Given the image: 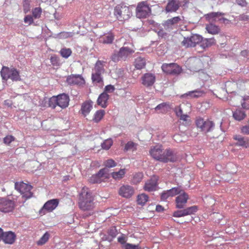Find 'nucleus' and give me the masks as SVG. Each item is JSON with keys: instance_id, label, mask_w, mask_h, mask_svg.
<instances>
[{"instance_id": "obj_1", "label": "nucleus", "mask_w": 249, "mask_h": 249, "mask_svg": "<svg viewBox=\"0 0 249 249\" xmlns=\"http://www.w3.org/2000/svg\"><path fill=\"white\" fill-rule=\"evenodd\" d=\"M78 206L85 212L83 217H87L95 213V204L91 193L87 187H83L79 195Z\"/></svg>"}, {"instance_id": "obj_2", "label": "nucleus", "mask_w": 249, "mask_h": 249, "mask_svg": "<svg viewBox=\"0 0 249 249\" xmlns=\"http://www.w3.org/2000/svg\"><path fill=\"white\" fill-rule=\"evenodd\" d=\"M149 154L155 160L164 163L174 162L178 160L177 153L174 151L170 148L164 150L160 145L151 147Z\"/></svg>"}, {"instance_id": "obj_3", "label": "nucleus", "mask_w": 249, "mask_h": 249, "mask_svg": "<svg viewBox=\"0 0 249 249\" xmlns=\"http://www.w3.org/2000/svg\"><path fill=\"white\" fill-rule=\"evenodd\" d=\"M113 15L119 21H124L131 18L132 16V12L129 6L124 3H121L114 7Z\"/></svg>"}, {"instance_id": "obj_4", "label": "nucleus", "mask_w": 249, "mask_h": 249, "mask_svg": "<svg viewBox=\"0 0 249 249\" xmlns=\"http://www.w3.org/2000/svg\"><path fill=\"white\" fill-rule=\"evenodd\" d=\"M2 79L7 81L10 79L13 81H18L21 80L19 72L15 68L10 69L3 66L0 72Z\"/></svg>"}, {"instance_id": "obj_5", "label": "nucleus", "mask_w": 249, "mask_h": 249, "mask_svg": "<svg viewBox=\"0 0 249 249\" xmlns=\"http://www.w3.org/2000/svg\"><path fill=\"white\" fill-rule=\"evenodd\" d=\"M196 125L199 131L207 134L212 131L214 128V123L208 119L205 120L202 118H196L195 121Z\"/></svg>"}, {"instance_id": "obj_6", "label": "nucleus", "mask_w": 249, "mask_h": 249, "mask_svg": "<svg viewBox=\"0 0 249 249\" xmlns=\"http://www.w3.org/2000/svg\"><path fill=\"white\" fill-rule=\"evenodd\" d=\"M109 170L106 168L100 169L98 172L95 174L92 175L89 181L92 184L100 183L102 182H106L110 178V175L108 173Z\"/></svg>"}, {"instance_id": "obj_7", "label": "nucleus", "mask_w": 249, "mask_h": 249, "mask_svg": "<svg viewBox=\"0 0 249 249\" xmlns=\"http://www.w3.org/2000/svg\"><path fill=\"white\" fill-rule=\"evenodd\" d=\"M201 40L202 36L197 34H193L190 36L184 37L181 42V45L185 48H193L198 44Z\"/></svg>"}, {"instance_id": "obj_8", "label": "nucleus", "mask_w": 249, "mask_h": 249, "mask_svg": "<svg viewBox=\"0 0 249 249\" xmlns=\"http://www.w3.org/2000/svg\"><path fill=\"white\" fill-rule=\"evenodd\" d=\"M15 187V189L22 195L23 197L28 199L32 196L33 193L31 190L33 187L31 185L23 182H16Z\"/></svg>"}, {"instance_id": "obj_9", "label": "nucleus", "mask_w": 249, "mask_h": 249, "mask_svg": "<svg viewBox=\"0 0 249 249\" xmlns=\"http://www.w3.org/2000/svg\"><path fill=\"white\" fill-rule=\"evenodd\" d=\"M151 8L146 1L139 3L136 9V17L139 18H146L151 13Z\"/></svg>"}, {"instance_id": "obj_10", "label": "nucleus", "mask_w": 249, "mask_h": 249, "mask_svg": "<svg viewBox=\"0 0 249 249\" xmlns=\"http://www.w3.org/2000/svg\"><path fill=\"white\" fill-rule=\"evenodd\" d=\"M134 53V50L133 48L123 47L120 48L117 53H115L112 55L111 59L114 62L118 61L121 59H125Z\"/></svg>"}, {"instance_id": "obj_11", "label": "nucleus", "mask_w": 249, "mask_h": 249, "mask_svg": "<svg viewBox=\"0 0 249 249\" xmlns=\"http://www.w3.org/2000/svg\"><path fill=\"white\" fill-rule=\"evenodd\" d=\"M15 207V203L13 200L7 198L0 199V211L3 213H9L13 211Z\"/></svg>"}, {"instance_id": "obj_12", "label": "nucleus", "mask_w": 249, "mask_h": 249, "mask_svg": "<svg viewBox=\"0 0 249 249\" xmlns=\"http://www.w3.org/2000/svg\"><path fill=\"white\" fill-rule=\"evenodd\" d=\"M161 69L164 72L170 74H178L181 71V67L176 63L163 64Z\"/></svg>"}, {"instance_id": "obj_13", "label": "nucleus", "mask_w": 249, "mask_h": 249, "mask_svg": "<svg viewBox=\"0 0 249 249\" xmlns=\"http://www.w3.org/2000/svg\"><path fill=\"white\" fill-rule=\"evenodd\" d=\"M59 200L58 199H53L47 201L39 211L41 214H45L46 212H51L54 210L58 206Z\"/></svg>"}, {"instance_id": "obj_14", "label": "nucleus", "mask_w": 249, "mask_h": 249, "mask_svg": "<svg viewBox=\"0 0 249 249\" xmlns=\"http://www.w3.org/2000/svg\"><path fill=\"white\" fill-rule=\"evenodd\" d=\"M66 82L69 85H76L83 86L85 84V80L80 74H71L67 77Z\"/></svg>"}, {"instance_id": "obj_15", "label": "nucleus", "mask_w": 249, "mask_h": 249, "mask_svg": "<svg viewBox=\"0 0 249 249\" xmlns=\"http://www.w3.org/2000/svg\"><path fill=\"white\" fill-rule=\"evenodd\" d=\"M134 188L128 185L122 186L118 191L119 195L124 198H130L134 194Z\"/></svg>"}, {"instance_id": "obj_16", "label": "nucleus", "mask_w": 249, "mask_h": 249, "mask_svg": "<svg viewBox=\"0 0 249 249\" xmlns=\"http://www.w3.org/2000/svg\"><path fill=\"white\" fill-rule=\"evenodd\" d=\"M189 198V196L187 193L182 190L179 195L176 198V207L181 209L184 207Z\"/></svg>"}, {"instance_id": "obj_17", "label": "nucleus", "mask_w": 249, "mask_h": 249, "mask_svg": "<svg viewBox=\"0 0 249 249\" xmlns=\"http://www.w3.org/2000/svg\"><path fill=\"white\" fill-rule=\"evenodd\" d=\"M234 140L236 141L235 145L247 148L249 147V138L243 137L240 135H235L233 137Z\"/></svg>"}, {"instance_id": "obj_18", "label": "nucleus", "mask_w": 249, "mask_h": 249, "mask_svg": "<svg viewBox=\"0 0 249 249\" xmlns=\"http://www.w3.org/2000/svg\"><path fill=\"white\" fill-rule=\"evenodd\" d=\"M180 5L179 0H168L165 10L166 13L176 12L180 7Z\"/></svg>"}, {"instance_id": "obj_19", "label": "nucleus", "mask_w": 249, "mask_h": 249, "mask_svg": "<svg viewBox=\"0 0 249 249\" xmlns=\"http://www.w3.org/2000/svg\"><path fill=\"white\" fill-rule=\"evenodd\" d=\"M93 105V102L90 100L84 102L81 105L80 113L84 117H86L92 109Z\"/></svg>"}, {"instance_id": "obj_20", "label": "nucleus", "mask_w": 249, "mask_h": 249, "mask_svg": "<svg viewBox=\"0 0 249 249\" xmlns=\"http://www.w3.org/2000/svg\"><path fill=\"white\" fill-rule=\"evenodd\" d=\"M182 191L180 187H174L167 190V191L163 192L161 194V199L162 200H166L169 197H173L179 194Z\"/></svg>"}, {"instance_id": "obj_21", "label": "nucleus", "mask_w": 249, "mask_h": 249, "mask_svg": "<svg viewBox=\"0 0 249 249\" xmlns=\"http://www.w3.org/2000/svg\"><path fill=\"white\" fill-rule=\"evenodd\" d=\"M115 39L114 34L109 32L101 36L99 38L98 42L104 44H111L113 42Z\"/></svg>"}, {"instance_id": "obj_22", "label": "nucleus", "mask_w": 249, "mask_h": 249, "mask_svg": "<svg viewBox=\"0 0 249 249\" xmlns=\"http://www.w3.org/2000/svg\"><path fill=\"white\" fill-rule=\"evenodd\" d=\"M142 84L146 87L152 86L155 81V76L149 73H145L142 77Z\"/></svg>"}, {"instance_id": "obj_23", "label": "nucleus", "mask_w": 249, "mask_h": 249, "mask_svg": "<svg viewBox=\"0 0 249 249\" xmlns=\"http://www.w3.org/2000/svg\"><path fill=\"white\" fill-rule=\"evenodd\" d=\"M157 180L158 179L156 177H153L147 180L144 186V190L148 192L155 191L158 185Z\"/></svg>"}, {"instance_id": "obj_24", "label": "nucleus", "mask_w": 249, "mask_h": 249, "mask_svg": "<svg viewBox=\"0 0 249 249\" xmlns=\"http://www.w3.org/2000/svg\"><path fill=\"white\" fill-rule=\"evenodd\" d=\"M62 99V94H60L56 96H53L50 98L49 101V106L53 108H54L56 106L62 107L61 105V100Z\"/></svg>"}, {"instance_id": "obj_25", "label": "nucleus", "mask_w": 249, "mask_h": 249, "mask_svg": "<svg viewBox=\"0 0 249 249\" xmlns=\"http://www.w3.org/2000/svg\"><path fill=\"white\" fill-rule=\"evenodd\" d=\"M16 235L14 232L12 231H7L3 232L2 236V241L5 244H12L16 240Z\"/></svg>"}, {"instance_id": "obj_26", "label": "nucleus", "mask_w": 249, "mask_h": 249, "mask_svg": "<svg viewBox=\"0 0 249 249\" xmlns=\"http://www.w3.org/2000/svg\"><path fill=\"white\" fill-rule=\"evenodd\" d=\"M105 62L104 61H97L94 68L92 69V73H96L101 74L104 73L105 72Z\"/></svg>"}, {"instance_id": "obj_27", "label": "nucleus", "mask_w": 249, "mask_h": 249, "mask_svg": "<svg viewBox=\"0 0 249 249\" xmlns=\"http://www.w3.org/2000/svg\"><path fill=\"white\" fill-rule=\"evenodd\" d=\"M109 98V95L105 92L101 93L98 99L97 104L102 107H106L107 106V102Z\"/></svg>"}, {"instance_id": "obj_28", "label": "nucleus", "mask_w": 249, "mask_h": 249, "mask_svg": "<svg viewBox=\"0 0 249 249\" xmlns=\"http://www.w3.org/2000/svg\"><path fill=\"white\" fill-rule=\"evenodd\" d=\"M216 41L214 38H203L202 37V40L199 44L202 48L205 49L214 45Z\"/></svg>"}, {"instance_id": "obj_29", "label": "nucleus", "mask_w": 249, "mask_h": 249, "mask_svg": "<svg viewBox=\"0 0 249 249\" xmlns=\"http://www.w3.org/2000/svg\"><path fill=\"white\" fill-rule=\"evenodd\" d=\"M224 14L218 13V12H212L208 14V16L210 18H214V20H216V18H218L217 20L220 22L221 23H223L225 24H228L230 22L229 20L225 18H219L221 15H223Z\"/></svg>"}, {"instance_id": "obj_30", "label": "nucleus", "mask_w": 249, "mask_h": 249, "mask_svg": "<svg viewBox=\"0 0 249 249\" xmlns=\"http://www.w3.org/2000/svg\"><path fill=\"white\" fill-rule=\"evenodd\" d=\"M182 20L179 16L175 17L165 21L163 25L168 28L171 27L172 26L177 25Z\"/></svg>"}, {"instance_id": "obj_31", "label": "nucleus", "mask_w": 249, "mask_h": 249, "mask_svg": "<svg viewBox=\"0 0 249 249\" xmlns=\"http://www.w3.org/2000/svg\"><path fill=\"white\" fill-rule=\"evenodd\" d=\"M206 30L210 34L216 35L220 32V28L218 26L213 23H210L206 25Z\"/></svg>"}, {"instance_id": "obj_32", "label": "nucleus", "mask_w": 249, "mask_h": 249, "mask_svg": "<svg viewBox=\"0 0 249 249\" xmlns=\"http://www.w3.org/2000/svg\"><path fill=\"white\" fill-rule=\"evenodd\" d=\"M126 173L125 169H120L117 172H113L111 173L112 178L115 180H119L123 178Z\"/></svg>"}, {"instance_id": "obj_33", "label": "nucleus", "mask_w": 249, "mask_h": 249, "mask_svg": "<svg viewBox=\"0 0 249 249\" xmlns=\"http://www.w3.org/2000/svg\"><path fill=\"white\" fill-rule=\"evenodd\" d=\"M91 79L94 85L102 86L103 85V78L101 74L92 73Z\"/></svg>"}, {"instance_id": "obj_34", "label": "nucleus", "mask_w": 249, "mask_h": 249, "mask_svg": "<svg viewBox=\"0 0 249 249\" xmlns=\"http://www.w3.org/2000/svg\"><path fill=\"white\" fill-rule=\"evenodd\" d=\"M205 92L202 90L197 89L195 90L190 91L186 93L187 96H189L192 98H197L203 96Z\"/></svg>"}, {"instance_id": "obj_35", "label": "nucleus", "mask_w": 249, "mask_h": 249, "mask_svg": "<svg viewBox=\"0 0 249 249\" xmlns=\"http://www.w3.org/2000/svg\"><path fill=\"white\" fill-rule=\"evenodd\" d=\"M134 63L135 68L138 70L144 68L146 64L145 60L141 57L137 58Z\"/></svg>"}, {"instance_id": "obj_36", "label": "nucleus", "mask_w": 249, "mask_h": 249, "mask_svg": "<svg viewBox=\"0 0 249 249\" xmlns=\"http://www.w3.org/2000/svg\"><path fill=\"white\" fill-rule=\"evenodd\" d=\"M105 111L104 110H99L95 112L94 114L92 120L95 123L99 122L104 117Z\"/></svg>"}, {"instance_id": "obj_37", "label": "nucleus", "mask_w": 249, "mask_h": 249, "mask_svg": "<svg viewBox=\"0 0 249 249\" xmlns=\"http://www.w3.org/2000/svg\"><path fill=\"white\" fill-rule=\"evenodd\" d=\"M233 117L237 121H241L245 118L246 114L244 111L237 109L233 112Z\"/></svg>"}, {"instance_id": "obj_38", "label": "nucleus", "mask_w": 249, "mask_h": 249, "mask_svg": "<svg viewBox=\"0 0 249 249\" xmlns=\"http://www.w3.org/2000/svg\"><path fill=\"white\" fill-rule=\"evenodd\" d=\"M170 108L169 105L166 103L160 104L155 107V109L157 110H161L160 112L162 113L166 112Z\"/></svg>"}, {"instance_id": "obj_39", "label": "nucleus", "mask_w": 249, "mask_h": 249, "mask_svg": "<svg viewBox=\"0 0 249 249\" xmlns=\"http://www.w3.org/2000/svg\"><path fill=\"white\" fill-rule=\"evenodd\" d=\"M50 235L48 232H45L44 235L36 242L38 246H42L45 244L49 240Z\"/></svg>"}, {"instance_id": "obj_40", "label": "nucleus", "mask_w": 249, "mask_h": 249, "mask_svg": "<svg viewBox=\"0 0 249 249\" xmlns=\"http://www.w3.org/2000/svg\"><path fill=\"white\" fill-rule=\"evenodd\" d=\"M148 196L145 194H142L137 196V202L138 204L143 205L148 201Z\"/></svg>"}, {"instance_id": "obj_41", "label": "nucleus", "mask_w": 249, "mask_h": 249, "mask_svg": "<svg viewBox=\"0 0 249 249\" xmlns=\"http://www.w3.org/2000/svg\"><path fill=\"white\" fill-rule=\"evenodd\" d=\"M113 144V141L111 139H107L104 141L102 143L101 146L102 149L105 150H108Z\"/></svg>"}, {"instance_id": "obj_42", "label": "nucleus", "mask_w": 249, "mask_h": 249, "mask_svg": "<svg viewBox=\"0 0 249 249\" xmlns=\"http://www.w3.org/2000/svg\"><path fill=\"white\" fill-rule=\"evenodd\" d=\"M104 165L106 167L105 168H110L115 167L117 165V163L112 159H110L106 160L104 162Z\"/></svg>"}, {"instance_id": "obj_43", "label": "nucleus", "mask_w": 249, "mask_h": 249, "mask_svg": "<svg viewBox=\"0 0 249 249\" xmlns=\"http://www.w3.org/2000/svg\"><path fill=\"white\" fill-rule=\"evenodd\" d=\"M143 177V174L142 173H136L132 178V182L135 184L139 183L142 180Z\"/></svg>"}, {"instance_id": "obj_44", "label": "nucleus", "mask_w": 249, "mask_h": 249, "mask_svg": "<svg viewBox=\"0 0 249 249\" xmlns=\"http://www.w3.org/2000/svg\"><path fill=\"white\" fill-rule=\"evenodd\" d=\"M42 9L41 7H36L32 10L33 17L35 18H39L42 14Z\"/></svg>"}, {"instance_id": "obj_45", "label": "nucleus", "mask_w": 249, "mask_h": 249, "mask_svg": "<svg viewBox=\"0 0 249 249\" xmlns=\"http://www.w3.org/2000/svg\"><path fill=\"white\" fill-rule=\"evenodd\" d=\"M197 210L198 207L196 206H193L184 209L186 215L194 214Z\"/></svg>"}, {"instance_id": "obj_46", "label": "nucleus", "mask_w": 249, "mask_h": 249, "mask_svg": "<svg viewBox=\"0 0 249 249\" xmlns=\"http://www.w3.org/2000/svg\"><path fill=\"white\" fill-rule=\"evenodd\" d=\"M137 144L132 142H128L125 145L124 150L128 151L129 150H134L136 149Z\"/></svg>"}, {"instance_id": "obj_47", "label": "nucleus", "mask_w": 249, "mask_h": 249, "mask_svg": "<svg viewBox=\"0 0 249 249\" xmlns=\"http://www.w3.org/2000/svg\"><path fill=\"white\" fill-rule=\"evenodd\" d=\"M15 140V138L12 135H7L3 138V142L6 145H9Z\"/></svg>"}, {"instance_id": "obj_48", "label": "nucleus", "mask_w": 249, "mask_h": 249, "mask_svg": "<svg viewBox=\"0 0 249 249\" xmlns=\"http://www.w3.org/2000/svg\"><path fill=\"white\" fill-rule=\"evenodd\" d=\"M23 11L25 13H28L30 9V1L24 0L23 2Z\"/></svg>"}, {"instance_id": "obj_49", "label": "nucleus", "mask_w": 249, "mask_h": 249, "mask_svg": "<svg viewBox=\"0 0 249 249\" xmlns=\"http://www.w3.org/2000/svg\"><path fill=\"white\" fill-rule=\"evenodd\" d=\"M70 98L68 94L63 93V108L68 107L69 105Z\"/></svg>"}, {"instance_id": "obj_50", "label": "nucleus", "mask_w": 249, "mask_h": 249, "mask_svg": "<svg viewBox=\"0 0 249 249\" xmlns=\"http://www.w3.org/2000/svg\"><path fill=\"white\" fill-rule=\"evenodd\" d=\"M173 216L176 217H180L186 216L184 209L175 212L173 213Z\"/></svg>"}, {"instance_id": "obj_51", "label": "nucleus", "mask_w": 249, "mask_h": 249, "mask_svg": "<svg viewBox=\"0 0 249 249\" xmlns=\"http://www.w3.org/2000/svg\"><path fill=\"white\" fill-rule=\"evenodd\" d=\"M33 18L31 15H27L24 18V22L30 25L34 22Z\"/></svg>"}, {"instance_id": "obj_52", "label": "nucleus", "mask_w": 249, "mask_h": 249, "mask_svg": "<svg viewBox=\"0 0 249 249\" xmlns=\"http://www.w3.org/2000/svg\"><path fill=\"white\" fill-rule=\"evenodd\" d=\"M174 111L176 112V115L178 117H179L183 114L182 108L181 106L176 107Z\"/></svg>"}, {"instance_id": "obj_53", "label": "nucleus", "mask_w": 249, "mask_h": 249, "mask_svg": "<svg viewBox=\"0 0 249 249\" xmlns=\"http://www.w3.org/2000/svg\"><path fill=\"white\" fill-rule=\"evenodd\" d=\"M241 132L245 135H249V125L243 126L241 128Z\"/></svg>"}, {"instance_id": "obj_54", "label": "nucleus", "mask_w": 249, "mask_h": 249, "mask_svg": "<svg viewBox=\"0 0 249 249\" xmlns=\"http://www.w3.org/2000/svg\"><path fill=\"white\" fill-rule=\"evenodd\" d=\"M72 53V51L70 49L63 48V57L68 58Z\"/></svg>"}, {"instance_id": "obj_55", "label": "nucleus", "mask_w": 249, "mask_h": 249, "mask_svg": "<svg viewBox=\"0 0 249 249\" xmlns=\"http://www.w3.org/2000/svg\"><path fill=\"white\" fill-rule=\"evenodd\" d=\"M105 89L106 92L112 93L114 91L115 88L113 86L109 85L106 86Z\"/></svg>"}, {"instance_id": "obj_56", "label": "nucleus", "mask_w": 249, "mask_h": 249, "mask_svg": "<svg viewBox=\"0 0 249 249\" xmlns=\"http://www.w3.org/2000/svg\"><path fill=\"white\" fill-rule=\"evenodd\" d=\"M51 63L53 66H57L58 63V59L55 56H52L50 58Z\"/></svg>"}, {"instance_id": "obj_57", "label": "nucleus", "mask_w": 249, "mask_h": 249, "mask_svg": "<svg viewBox=\"0 0 249 249\" xmlns=\"http://www.w3.org/2000/svg\"><path fill=\"white\" fill-rule=\"evenodd\" d=\"M74 32H63V38H67L68 37H71L73 36L74 35Z\"/></svg>"}, {"instance_id": "obj_58", "label": "nucleus", "mask_w": 249, "mask_h": 249, "mask_svg": "<svg viewBox=\"0 0 249 249\" xmlns=\"http://www.w3.org/2000/svg\"><path fill=\"white\" fill-rule=\"evenodd\" d=\"M239 19L241 21H248L249 19V16H248L247 15L242 14V15H240Z\"/></svg>"}, {"instance_id": "obj_59", "label": "nucleus", "mask_w": 249, "mask_h": 249, "mask_svg": "<svg viewBox=\"0 0 249 249\" xmlns=\"http://www.w3.org/2000/svg\"><path fill=\"white\" fill-rule=\"evenodd\" d=\"M236 2L242 7L246 6L247 5L246 0H236Z\"/></svg>"}, {"instance_id": "obj_60", "label": "nucleus", "mask_w": 249, "mask_h": 249, "mask_svg": "<svg viewBox=\"0 0 249 249\" xmlns=\"http://www.w3.org/2000/svg\"><path fill=\"white\" fill-rule=\"evenodd\" d=\"M243 107L249 109V97L245 99L244 103L242 104Z\"/></svg>"}, {"instance_id": "obj_61", "label": "nucleus", "mask_w": 249, "mask_h": 249, "mask_svg": "<svg viewBox=\"0 0 249 249\" xmlns=\"http://www.w3.org/2000/svg\"><path fill=\"white\" fill-rule=\"evenodd\" d=\"M125 249H138V246L127 244L125 245Z\"/></svg>"}, {"instance_id": "obj_62", "label": "nucleus", "mask_w": 249, "mask_h": 249, "mask_svg": "<svg viewBox=\"0 0 249 249\" xmlns=\"http://www.w3.org/2000/svg\"><path fill=\"white\" fill-rule=\"evenodd\" d=\"M118 241L122 244H124L126 242V238L124 236H121L118 238Z\"/></svg>"}, {"instance_id": "obj_63", "label": "nucleus", "mask_w": 249, "mask_h": 249, "mask_svg": "<svg viewBox=\"0 0 249 249\" xmlns=\"http://www.w3.org/2000/svg\"><path fill=\"white\" fill-rule=\"evenodd\" d=\"M181 120L183 121H187L188 119L189 118V116L187 114H182L179 117Z\"/></svg>"}, {"instance_id": "obj_64", "label": "nucleus", "mask_w": 249, "mask_h": 249, "mask_svg": "<svg viewBox=\"0 0 249 249\" xmlns=\"http://www.w3.org/2000/svg\"><path fill=\"white\" fill-rule=\"evenodd\" d=\"M156 210L158 212H161L163 211L164 208L162 206L158 205L156 206Z\"/></svg>"}]
</instances>
